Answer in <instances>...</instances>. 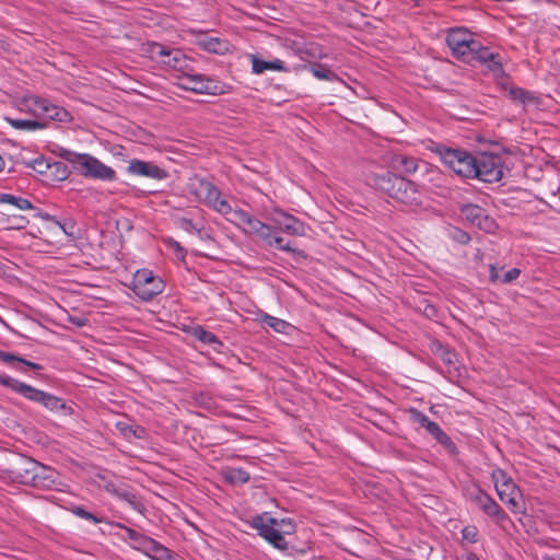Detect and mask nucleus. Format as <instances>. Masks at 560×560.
Instances as JSON below:
<instances>
[{
	"label": "nucleus",
	"instance_id": "f257e3e1",
	"mask_svg": "<svg viewBox=\"0 0 560 560\" xmlns=\"http://www.w3.org/2000/svg\"><path fill=\"white\" fill-rule=\"evenodd\" d=\"M364 177L366 185L397 203L408 207L422 203V192L418 184L385 167L368 170Z\"/></svg>",
	"mask_w": 560,
	"mask_h": 560
},
{
	"label": "nucleus",
	"instance_id": "f03ea898",
	"mask_svg": "<svg viewBox=\"0 0 560 560\" xmlns=\"http://www.w3.org/2000/svg\"><path fill=\"white\" fill-rule=\"evenodd\" d=\"M429 150L434 153L446 167L452 170L454 174L463 178L471 179L472 171L477 163L475 154L465 149L450 147L440 142H433L429 147Z\"/></svg>",
	"mask_w": 560,
	"mask_h": 560
},
{
	"label": "nucleus",
	"instance_id": "7ed1b4c3",
	"mask_svg": "<svg viewBox=\"0 0 560 560\" xmlns=\"http://www.w3.org/2000/svg\"><path fill=\"white\" fill-rule=\"evenodd\" d=\"M491 479L500 500L506 504L509 510L514 514L524 513L525 504L523 494L513 479L500 468H497L491 474Z\"/></svg>",
	"mask_w": 560,
	"mask_h": 560
},
{
	"label": "nucleus",
	"instance_id": "20e7f679",
	"mask_svg": "<svg viewBox=\"0 0 560 560\" xmlns=\"http://www.w3.org/2000/svg\"><path fill=\"white\" fill-rule=\"evenodd\" d=\"M476 165L471 179L492 184L499 182L503 176V158L500 154L479 152L475 154Z\"/></svg>",
	"mask_w": 560,
	"mask_h": 560
},
{
	"label": "nucleus",
	"instance_id": "39448f33",
	"mask_svg": "<svg viewBox=\"0 0 560 560\" xmlns=\"http://www.w3.org/2000/svg\"><path fill=\"white\" fill-rule=\"evenodd\" d=\"M144 51L152 60L180 71L183 74L188 70V59L178 48H167L160 43L150 42L145 45Z\"/></svg>",
	"mask_w": 560,
	"mask_h": 560
},
{
	"label": "nucleus",
	"instance_id": "423d86ee",
	"mask_svg": "<svg viewBox=\"0 0 560 560\" xmlns=\"http://www.w3.org/2000/svg\"><path fill=\"white\" fill-rule=\"evenodd\" d=\"M284 523L285 518L278 520L276 517L268 516L266 513L257 514L248 521L249 526L256 529L258 535L275 548H283L285 546L283 533L279 530Z\"/></svg>",
	"mask_w": 560,
	"mask_h": 560
},
{
	"label": "nucleus",
	"instance_id": "0eeeda50",
	"mask_svg": "<svg viewBox=\"0 0 560 560\" xmlns=\"http://www.w3.org/2000/svg\"><path fill=\"white\" fill-rule=\"evenodd\" d=\"M25 399L42 405L45 409L60 413L63 416H71L74 412L72 406L68 405L62 398L57 397L50 393L37 389L26 383L21 386L20 394Z\"/></svg>",
	"mask_w": 560,
	"mask_h": 560
},
{
	"label": "nucleus",
	"instance_id": "6e6552de",
	"mask_svg": "<svg viewBox=\"0 0 560 560\" xmlns=\"http://www.w3.org/2000/svg\"><path fill=\"white\" fill-rule=\"evenodd\" d=\"M130 289L142 301H152L164 290L163 280L149 269L138 270L132 278Z\"/></svg>",
	"mask_w": 560,
	"mask_h": 560
},
{
	"label": "nucleus",
	"instance_id": "1a4fd4ad",
	"mask_svg": "<svg viewBox=\"0 0 560 560\" xmlns=\"http://www.w3.org/2000/svg\"><path fill=\"white\" fill-rule=\"evenodd\" d=\"M37 460L30 456L18 454L2 469V477L12 482L27 486L30 480H32L31 478L35 467H37Z\"/></svg>",
	"mask_w": 560,
	"mask_h": 560
},
{
	"label": "nucleus",
	"instance_id": "9d476101",
	"mask_svg": "<svg viewBox=\"0 0 560 560\" xmlns=\"http://www.w3.org/2000/svg\"><path fill=\"white\" fill-rule=\"evenodd\" d=\"M79 175L85 178L100 180H115L117 178L115 170L102 163L95 156L82 153L74 170Z\"/></svg>",
	"mask_w": 560,
	"mask_h": 560
},
{
	"label": "nucleus",
	"instance_id": "9b49d317",
	"mask_svg": "<svg viewBox=\"0 0 560 560\" xmlns=\"http://www.w3.org/2000/svg\"><path fill=\"white\" fill-rule=\"evenodd\" d=\"M467 498L470 502L481 510L486 515L491 517L497 524L510 521L509 515L494 501V499L483 491L479 486H474L467 490Z\"/></svg>",
	"mask_w": 560,
	"mask_h": 560
},
{
	"label": "nucleus",
	"instance_id": "f8f14e48",
	"mask_svg": "<svg viewBox=\"0 0 560 560\" xmlns=\"http://www.w3.org/2000/svg\"><path fill=\"white\" fill-rule=\"evenodd\" d=\"M233 221L247 235H254L261 242L270 238V231L273 226L261 222L259 219L243 209H235L233 212Z\"/></svg>",
	"mask_w": 560,
	"mask_h": 560
},
{
	"label": "nucleus",
	"instance_id": "ddd939ff",
	"mask_svg": "<svg viewBox=\"0 0 560 560\" xmlns=\"http://www.w3.org/2000/svg\"><path fill=\"white\" fill-rule=\"evenodd\" d=\"M460 214L479 230L493 234L499 229L497 221L487 213V210L475 203H465L459 208Z\"/></svg>",
	"mask_w": 560,
	"mask_h": 560
},
{
	"label": "nucleus",
	"instance_id": "4468645a",
	"mask_svg": "<svg viewBox=\"0 0 560 560\" xmlns=\"http://www.w3.org/2000/svg\"><path fill=\"white\" fill-rule=\"evenodd\" d=\"M31 479L27 486L38 490H60L62 486L59 472L39 462Z\"/></svg>",
	"mask_w": 560,
	"mask_h": 560
},
{
	"label": "nucleus",
	"instance_id": "2eb2a0df",
	"mask_svg": "<svg viewBox=\"0 0 560 560\" xmlns=\"http://www.w3.org/2000/svg\"><path fill=\"white\" fill-rule=\"evenodd\" d=\"M394 163L401 168V171L406 174H415L418 171L425 173L427 175H433L436 177H442V171L431 165L430 163L417 159L415 156L408 155H396L394 158Z\"/></svg>",
	"mask_w": 560,
	"mask_h": 560
},
{
	"label": "nucleus",
	"instance_id": "dca6fc26",
	"mask_svg": "<svg viewBox=\"0 0 560 560\" xmlns=\"http://www.w3.org/2000/svg\"><path fill=\"white\" fill-rule=\"evenodd\" d=\"M127 172L132 175L149 177L156 180H163L168 177L166 170L160 167L153 162L139 159H132L129 161Z\"/></svg>",
	"mask_w": 560,
	"mask_h": 560
},
{
	"label": "nucleus",
	"instance_id": "f3484780",
	"mask_svg": "<svg viewBox=\"0 0 560 560\" xmlns=\"http://www.w3.org/2000/svg\"><path fill=\"white\" fill-rule=\"evenodd\" d=\"M97 477L104 481V489L114 494L120 500L126 501L133 510L143 514L145 512V506L139 499V497L130 491L127 486L118 487L112 480H107L104 475H97Z\"/></svg>",
	"mask_w": 560,
	"mask_h": 560
},
{
	"label": "nucleus",
	"instance_id": "a211bd4d",
	"mask_svg": "<svg viewBox=\"0 0 560 560\" xmlns=\"http://www.w3.org/2000/svg\"><path fill=\"white\" fill-rule=\"evenodd\" d=\"M34 107V110L37 113V115L43 116L49 120L68 122L72 119V116L66 108L54 105L46 98H35Z\"/></svg>",
	"mask_w": 560,
	"mask_h": 560
},
{
	"label": "nucleus",
	"instance_id": "6ab92c4d",
	"mask_svg": "<svg viewBox=\"0 0 560 560\" xmlns=\"http://www.w3.org/2000/svg\"><path fill=\"white\" fill-rule=\"evenodd\" d=\"M275 218V226L278 231L289 235L303 236L305 235V224L292 214L282 210H277Z\"/></svg>",
	"mask_w": 560,
	"mask_h": 560
},
{
	"label": "nucleus",
	"instance_id": "aec40b11",
	"mask_svg": "<svg viewBox=\"0 0 560 560\" xmlns=\"http://www.w3.org/2000/svg\"><path fill=\"white\" fill-rule=\"evenodd\" d=\"M472 34L464 27L451 28L446 35V44L455 58L463 56V50L469 48V40Z\"/></svg>",
	"mask_w": 560,
	"mask_h": 560
},
{
	"label": "nucleus",
	"instance_id": "412c9836",
	"mask_svg": "<svg viewBox=\"0 0 560 560\" xmlns=\"http://www.w3.org/2000/svg\"><path fill=\"white\" fill-rule=\"evenodd\" d=\"M197 46L205 51L224 55L230 50V43L219 37H201L196 42Z\"/></svg>",
	"mask_w": 560,
	"mask_h": 560
},
{
	"label": "nucleus",
	"instance_id": "4be33fe9",
	"mask_svg": "<svg viewBox=\"0 0 560 560\" xmlns=\"http://www.w3.org/2000/svg\"><path fill=\"white\" fill-rule=\"evenodd\" d=\"M279 233H280V231H278L276 228H272V230L270 231V238L265 240L264 243L267 246H270V247L275 246L276 248H278L280 250L292 253L295 256L304 258V259L307 257L306 253L303 249L293 248L291 246L290 242L284 243L283 237H281L279 235Z\"/></svg>",
	"mask_w": 560,
	"mask_h": 560
},
{
	"label": "nucleus",
	"instance_id": "5701e85b",
	"mask_svg": "<svg viewBox=\"0 0 560 560\" xmlns=\"http://www.w3.org/2000/svg\"><path fill=\"white\" fill-rule=\"evenodd\" d=\"M14 198H19L21 200H23L24 202H28L30 207H20V206H16V205H11L13 207V209L11 211H15L19 213V211H26V210H30V211H34V214H33V218H39L44 221H47V222H52V223H56L58 224L65 233H68L65 225H62L55 215H51L47 212H44L42 209L35 207L32 201L27 198H24L22 196H15L13 195Z\"/></svg>",
	"mask_w": 560,
	"mask_h": 560
},
{
	"label": "nucleus",
	"instance_id": "b1692460",
	"mask_svg": "<svg viewBox=\"0 0 560 560\" xmlns=\"http://www.w3.org/2000/svg\"><path fill=\"white\" fill-rule=\"evenodd\" d=\"M295 71L298 70H310L315 78L319 80H326V81H336L339 80L336 72L330 70L326 65L318 63V62H310V65H298L294 68Z\"/></svg>",
	"mask_w": 560,
	"mask_h": 560
},
{
	"label": "nucleus",
	"instance_id": "393cba45",
	"mask_svg": "<svg viewBox=\"0 0 560 560\" xmlns=\"http://www.w3.org/2000/svg\"><path fill=\"white\" fill-rule=\"evenodd\" d=\"M252 70L256 74L264 73L266 70L275 71H288L285 63L282 60L275 59L272 61H266L257 56H252Z\"/></svg>",
	"mask_w": 560,
	"mask_h": 560
},
{
	"label": "nucleus",
	"instance_id": "a878e982",
	"mask_svg": "<svg viewBox=\"0 0 560 560\" xmlns=\"http://www.w3.org/2000/svg\"><path fill=\"white\" fill-rule=\"evenodd\" d=\"M232 92V85L205 75L202 94L222 95Z\"/></svg>",
	"mask_w": 560,
	"mask_h": 560
},
{
	"label": "nucleus",
	"instance_id": "bb28decb",
	"mask_svg": "<svg viewBox=\"0 0 560 560\" xmlns=\"http://www.w3.org/2000/svg\"><path fill=\"white\" fill-rule=\"evenodd\" d=\"M431 351L439 357L445 364L452 365L456 361V353L440 340L434 339L430 345Z\"/></svg>",
	"mask_w": 560,
	"mask_h": 560
},
{
	"label": "nucleus",
	"instance_id": "cd10ccee",
	"mask_svg": "<svg viewBox=\"0 0 560 560\" xmlns=\"http://www.w3.org/2000/svg\"><path fill=\"white\" fill-rule=\"evenodd\" d=\"M508 96L513 102H520L524 105L529 103L537 104L539 102L538 96H536L533 92L514 85L509 88Z\"/></svg>",
	"mask_w": 560,
	"mask_h": 560
},
{
	"label": "nucleus",
	"instance_id": "c85d7f7f",
	"mask_svg": "<svg viewBox=\"0 0 560 560\" xmlns=\"http://www.w3.org/2000/svg\"><path fill=\"white\" fill-rule=\"evenodd\" d=\"M222 477L230 485H243L249 480V474L245 469L235 467L223 469Z\"/></svg>",
	"mask_w": 560,
	"mask_h": 560
},
{
	"label": "nucleus",
	"instance_id": "c756f323",
	"mask_svg": "<svg viewBox=\"0 0 560 560\" xmlns=\"http://www.w3.org/2000/svg\"><path fill=\"white\" fill-rule=\"evenodd\" d=\"M182 79L184 83L180 84V88L187 91H191L194 93L202 94V88L205 82V74L199 73H188L187 71L183 74Z\"/></svg>",
	"mask_w": 560,
	"mask_h": 560
},
{
	"label": "nucleus",
	"instance_id": "7c9ffc66",
	"mask_svg": "<svg viewBox=\"0 0 560 560\" xmlns=\"http://www.w3.org/2000/svg\"><path fill=\"white\" fill-rule=\"evenodd\" d=\"M5 120L10 126L18 130H37V129H44L47 127V125L40 120H33V119H20V118H11L5 117Z\"/></svg>",
	"mask_w": 560,
	"mask_h": 560
},
{
	"label": "nucleus",
	"instance_id": "2f4dec72",
	"mask_svg": "<svg viewBox=\"0 0 560 560\" xmlns=\"http://www.w3.org/2000/svg\"><path fill=\"white\" fill-rule=\"evenodd\" d=\"M192 336L199 341L212 346L217 351L219 347L223 346L222 341L213 332L206 330L202 326L194 327Z\"/></svg>",
	"mask_w": 560,
	"mask_h": 560
},
{
	"label": "nucleus",
	"instance_id": "473e14b6",
	"mask_svg": "<svg viewBox=\"0 0 560 560\" xmlns=\"http://www.w3.org/2000/svg\"><path fill=\"white\" fill-rule=\"evenodd\" d=\"M295 52L302 60L323 58V49L315 43L296 46Z\"/></svg>",
	"mask_w": 560,
	"mask_h": 560
},
{
	"label": "nucleus",
	"instance_id": "72a5a7b5",
	"mask_svg": "<svg viewBox=\"0 0 560 560\" xmlns=\"http://www.w3.org/2000/svg\"><path fill=\"white\" fill-rule=\"evenodd\" d=\"M116 429L127 439H144L147 434L145 429L143 427L129 424L122 421H118L116 423Z\"/></svg>",
	"mask_w": 560,
	"mask_h": 560
},
{
	"label": "nucleus",
	"instance_id": "f704fd0d",
	"mask_svg": "<svg viewBox=\"0 0 560 560\" xmlns=\"http://www.w3.org/2000/svg\"><path fill=\"white\" fill-rule=\"evenodd\" d=\"M5 221L9 223V229L23 230L30 224V218L20 214L15 211H8L4 213Z\"/></svg>",
	"mask_w": 560,
	"mask_h": 560
},
{
	"label": "nucleus",
	"instance_id": "c9c22d12",
	"mask_svg": "<svg viewBox=\"0 0 560 560\" xmlns=\"http://www.w3.org/2000/svg\"><path fill=\"white\" fill-rule=\"evenodd\" d=\"M70 173L71 172L66 163L56 161L50 162L49 176L52 180L62 182L69 177Z\"/></svg>",
	"mask_w": 560,
	"mask_h": 560
},
{
	"label": "nucleus",
	"instance_id": "e433bc0d",
	"mask_svg": "<svg viewBox=\"0 0 560 560\" xmlns=\"http://www.w3.org/2000/svg\"><path fill=\"white\" fill-rule=\"evenodd\" d=\"M211 182L207 180L206 178H202V177H199V176H195L192 178H190L189 183H188V191L190 195H194L196 196L198 199H201V197L203 196L205 191L207 190V188L209 187Z\"/></svg>",
	"mask_w": 560,
	"mask_h": 560
},
{
	"label": "nucleus",
	"instance_id": "4c0bfd02",
	"mask_svg": "<svg viewBox=\"0 0 560 560\" xmlns=\"http://www.w3.org/2000/svg\"><path fill=\"white\" fill-rule=\"evenodd\" d=\"M116 525L118 527L125 529V532L127 534V537L131 540V546L135 549L141 551V549H142V547H143V545H144V542H145V540H147V538L149 536L143 535V534H141V533H139V532H137V530H135V529H132L130 527H127V526H125L122 524H116Z\"/></svg>",
	"mask_w": 560,
	"mask_h": 560
},
{
	"label": "nucleus",
	"instance_id": "58836bf2",
	"mask_svg": "<svg viewBox=\"0 0 560 560\" xmlns=\"http://www.w3.org/2000/svg\"><path fill=\"white\" fill-rule=\"evenodd\" d=\"M447 235L453 242L460 245H467L471 241L470 234L457 226H450Z\"/></svg>",
	"mask_w": 560,
	"mask_h": 560
},
{
	"label": "nucleus",
	"instance_id": "ea45409f",
	"mask_svg": "<svg viewBox=\"0 0 560 560\" xmlns=\"http://www.w3.org/2000/svg\"><path fill=\"white\" fill-rule=\"evenodd\" d=\"M262 323L268 327L272 328L277 332H287V329L290 327V324L283 319L277 318L269 314H265L262 316Z\"/></svg>",
	"mask_w": 560,
	"mask_h": 560
},
{
	"label": "nucleus",
	"instance_id": "a19ab883",
	"mask_svg": "<svg viewBox=\"0 0 560 560\" xmlns=\"http://www.w3.org/2000/svg\"><path fill=\"white\" fill-rule=\"evenodd\" d=\"M480 47L481 43L471 37V39L469 40V48L463 50V56L459 57L458 60H462L467 63H472Z\"/></svg>",
	"mask_w": 560,
	"mask_h": 560
},
{
	"label": "nucleus",
	"instance_id": "79ce46f5",
	"mask_svg": "<svg viewBox=\"0 0 560 560\" xmlns=\"http://www.w3.org/2000/svg\"><path fill=\"white\" fill-rule=\"evenodd\" d=\"M483 65L487 66L488 70L494 77H500V78H503V79L508 78V73L505 72V70L503 68L502 59H501V56H500L499 52L497 54V58H493L492 61H488V62H486Z\"/></svg>",
	"mask_w": 560,
	"mask_h": 560
},
{
	"label": "nucleus",
	"instance_id": "37998d69",
	"mask_svg": "<svg viewBox=\"0 0 560 560\" xmlns=\"http://www.w3.org/2000/svg\"><path fill=\"white\" fill-rule=\"evenodd\" d=\"M69 510H70V512L72 514L77 515L78 517L84 518V520L90 521V522H92L94 524H98V523L103 522L102 517H98L95 514L89 512L82 505H74V506L70 508Z\"/></svg>",
	"mask_w": 560,
	"mask_h": 560
},
{
	"label": "nucleus",
	"instance_id": "c03bdc74",
	"mask_svg": "<svg viewBox=\"0 0 560 560\" xmlns=\"http://www.w3.org/2000/svg\"><path fill=\"white\" fill-rule=\"evenodd\" d=\"M54 153L61 158L62 160L67 161L72 165V168L74 170L80 156L82 153H77L73 151H70L68 149L59 147L57 150L54 151Z\"/></svg>",
	"mask_w": 560,
	"mask_h": 560
},
{
	"label": "nucleus",
	"instance_id": "a18cd8bd",
	"mask_svg": "<svg viewBox=\"0 0 560 560\" xmlns=\"http://www.w3.org/2000/svg\"><path fill=\"white\" fill-rule=\"evenodd\" d=\"M408 412L410 416V420L413 423L420 424L425 430L429 429V427L434 422V421H431L422 411H420L416 408H410Z\"/></svg>",
	"mask_w": 560,
	"mask_h": 560
},
{
	"label": "nucleus",
	"instance_id": "49530a36",
	"mask_svg": "<svg viewBox=\"0 0 560 560\" xmlns=\"http://www.w3.org/2000/svg\"><path fill=\"white\" fill-rule=\"evenodd\" d=\"M162 546L163 545L156 541L155 539L148 537L141 549V552H143L144 555L152 559L153 556L158 555L160 551H163Z\"/></svg>",
	"mask_w": 560,
	"mask_h": 560
},
{
	"label": "nucleus",
	"instance_id": "de8ad7c7",
	"mask_svg": "<svg viewBox=\"0 0 560 560\" xmlns=\"http://www.w3.org/2000/svg\"><path fill=\"white\" fill-rule=\"evenodd\" d=\"M220 197L221 191L212 183H210L200 200H203L206 203L212 207L217 201L220 200Z\"/></svg>",
	"mask_w": 560,
	"mask_h": 560
},
{
	"label": "nucleus",
	"instance_id": "09e8293b",
	"mask_svg": "<svg viewBox=\"0 0 560 560\" xmlns=\"http://www.w3.org/2000/svg\"><path fill=\"white\" fill-rule=\"evenodd\" d=\"M280 551L285 552L289 556L305 555L310 550L308 544H303L301 547H296L290 540L285 539V546L278 548Z\"/></svg>",
	"mask_w": 560,
	"mask_h": 560
},
{
	"label": "nucleus",
	"instance_id": "8fccbe9b",
	"mask_svg": "<svg viewBox=\"0 0 560 560\" xmlns=\"http://www.w3.org/2000/svg\"><path fill=\"white\" fill-rule=\"evenodd\" d=\"M0 385L3 387L10 388L11 390H13L16 394H20L21 386H23L24 383L15 380V378H12L11 376H9L7 374H0Z\"/></svg>",
	"mask_w": 560,
	"mask_h": 560
},
{
	"label": "nucleus",
	"instance_id": "3c124183",
	"mask_svg": "<svg viewBox=\"0 0 560 560\" xmlns=\"http://www.w3.org/2000/svg\"><path fill=\"white\" fill-rule=\"evenodd\" d=\"M497 54L498 52H493V51L490 50V48L481 45V47L478 50V54L476 55V58L474 59V61H478L481 65H483V63H486L488 61H492L493 58H497Z\"/></svg>",
	"mask_w": 560,
	"mask_h": 560
},
{
	"label": "nucleus",
	"instance_id": "603ef678",
	"mask_svg": "<svg viewBox=\"0 0 560 560\" xmlns=\"http://www.w3.org/2000/svg\"><path fill=\"white\" fill-rule=\"evenodd\" d=\"M462 537L464 540L475 544L479 540V530L475 525L465 526L462 529Z\"/></svg>",
	"mask_w": 560,
	"mask_h": 560
},
{
	"label": "nucleus",
	"instance_id": "864d4df0",
	"mask_svg": "<svg viewBox=\"0 0 560 560\" xmlns=\"http://www.w3.org/2000/svg\"><path fill=\"white\" fill-rule=\"evenodd\" d=\"M49 165L50 161L45 158H37L33 161V168L38 172L39 174H47L49 173Z\"/></svg>",
	"mask_w": 560,
	"mask_h": 560
},
{
	"label": "nucleus",
	"instance_id": "5fc2aeb1",
	"mask_svg": "<svg viewBox=\"0 0 560 560\" xmlns=\"http://www.w3.org/2000/svg\"><path fill=\"white\" fill-rule=\"evenodd\" d=\"M0 203L16 205L22 207H30L28 202H24L19 198H14L11 194L0 192Z\"/></svg>",
	"mask_w": 560,
	"mask_h": 560
},
{
	"label": "nucleus",
	"instance_id": "6e6d98bb",
	"mask_svg": "<svg viewBox=\"0 0 560 560\" xmlns=\"http://www.w3.org/2000/svg\"><path fill=\"white\" fill-rule=\"evenodd\" d=\"M438 443L441 444L452 455H456L458 453L456 444L446 433L440 441H438Z\"/></svg>",
	"mask_w": 560,
	"mask_h": 560
},
{
	"label": "nucleus",
	"instance_id": "4d7b16f0",
	"mask_svg": "<svg viewBox=\"0 0 560 560\" xmlns=\"http://www.w3.org/2000/svg\"><path fill=\"white\" fill-rule=\"evenodd\" d=\"M0 361L16 368L14 364L22 361V357L0 350Z\"/></svg>",
	"mask_w": 560,
	"mask_h": 560
},
{
	"label": "nucleus",
	"instance_id": "13d9d810",
	"mask_svg": "<svg viewBox=\"0 0 560 560\" xmlns=\"http://www.w3.org/2000/svg\"><path fill=\"white\" fill-rule=\"evenodd\" d=\"M212 207H213V209H215L218 212H220L222 214H228V213L233 214V212L235 211L232 209L230 203L223 199H220L219 201H217Z\"/></svg>",
	"mask_w": 560,
	"mask_h": 560
},
{
	"label": "nucleus",
	"instance_id": "bf43d9fd",
	"mask_svg": "<svg viewBox=\"0 0 560 560\" xmlns=\"http://www.w3.org/2000/svg\"><path fill=\"white\" fill-rule=\"evenodd\" d=\"M521 275V269L512 268L504 273L502 278H500L501 283H511L516 280Z\"/></svg>",
	"mask_w": 560,
	"mask_h": 560
},
{
	"label": "nucleus",
	"instance_id": "052dcab7",
	"mask_svg": "<svg viewBox=\"0 0 560 560\" xmlns=\"http://www.w3.org/2000/svg\"><path fill=\"white\" fill-rule=\"evenodd\" d=\"M19 363L22 364L23 366H16L15 369L21 372H26L25 368H28L34 371L43 370V366L40 364L28 361L24 358H22V361H20Z\"/></svg>",
	"mask_w": 560,
	"mask_h": 560
},
{
	"label": "nucleus",
	"instance_id": "680f3d73",
	"mask_svg": "<svg viewBox=\"0 0 560 560\" xmlns=\"http://www.w3.org/2000/svg\"><path fill=\"white\" fill-rule=\"evenodd\" d=\"M427 431L429 434H431L436 440V442L440 441L445 435V432L441 429V427L436 422H433L429 427V429H427Z\"/></svg>",
	"mask_w": 560,
	"mask_h": 560
},
{
	"label": "nucleus",
	"instance_id": "e2e57ef3",
	"mask_svg": "<svg viewBox=\"0 0 560 560\" xmlns=\"http://www.w3.org/2000/svg\"><path fill=\"white\" fill-rule=\"evenodd\" d=\"M170 246L174 249V253L177 258H179L182 260L185 259L187 252L184 247H182V245L178 242L171 240Z\"/></svg>",
	"mask_w": 560,
	"mask_h": 560
},
{
	"label": "nucleus",
	"instance_id": "0e129e2a",
	"mask_svg": "<svg viewBox=\"0 0 560 560\" xmlns=\"http://www.w3.org/2000/svg\"><path fill=\"white\" fill-rule=\"evenodd\" d=\"M162 550L158 555L153 556L152 560H172L174 558L173 551L167 547L162 546Z\"/></svg>",
	"mask_w": 560,
	"mask_h": 560
},
{
	"label": "nucleus",
	"instance_id": "69168bd1",
	"mask_svg": "<svg viewBox=\"0 0 560 560\" xmlns=\"http://www.w3.org/2000/svg\"><path fill=\"white\" fill-rule=\"evenodd\" d=\"M279 530L283 533V537L285 538V535H291L295 530V524L291 518H288Z\"/></svg>",
	"mask_w": 560,
	"mask_h": 560
},
{
	"label": "nucleus",
	"instance_id": "338daca9",
	"mask_svg": "<svg viewBox=\"0 0 560 560\" xmlns=\"http://www.w3.org/2000/svg\"><path fill=\"white\" fill-rule=\"evenodd\" d=\"M178 222L179 226L187 232L199 231L190 219L180 218Z\"/></svg>",
	"mask_w": 560,
	"mask_h": 560
},
{
	"label": "nucleus",
	"instance_id": "774afa93",
	"mask_svg": "<svg viewBox=\"0 0 560 560\" xmlns=\"http://www.w3.org/2000/svg\"><path fill=\"white\" fill-rule=\"evenodd\" d=\"M499 269L494 265L489 266V280L492 283L500 282Z\"/></svg>",
	"mask_w": 560,
	"mask_h": 560
}]
</instances>
